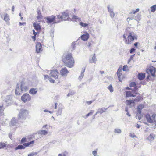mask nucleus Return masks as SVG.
I'll use <instances>...</instances> for the list:
<instances>
[{"mask_svg":"<svg viewBox=\"0 0 156 156\" xmlns=\"http://www.w3.org/2000/svg\"><path fill=\"white\" fill-rule=\"evenodd\" d=\"M122 71V68H119L117 71V73L118 75V77L119 79V80L120 81L122 82V80L123 79V77L121 73Z\"/></svg>","mask_w":156,"mask_h":156,"instance_id":"nucleus-17","label":"nucleus"},{"mask_svg":"<svg viewBox=\"0 0 156 156\" xmlns=\"http://www.w3.org/2000/svg\"><path fill=\"white\" fill-rule=\"evenodd\" d=\"M106 110V109L105 108L99 109L95 115H96L97 113H99L100 114H101L104 112H105Z\"/></svg>","mask_w":156,"mask_h":156,"instance_id":"nucleus-24","label":"nucleus"},{"mask_svg":"<svg viewBox=\"0 0 156 156\" xmlns=\"http://www.w3.org/2000/svg\"><path fill=\"white\" fill-rule=\"evenodd\" d=\"M17 122L18 120L14 118H13L11 120V123L12 125L14 126L17 123Z\"/></svg>","mask_w":156,"mask_h":156,"instance_id":"nucleus-29","label":"nucleus"},{"mask_svg":"<svg viewBox=\"0 0 156 156\" xmlns=\"http://www.w3.org/2000/svg\"><path fill=\"white\" fill-rule=\"evenodd\" d=\"M69 73V71L66 67L62 68L60 71V73L62 76H66Z\"/></svg>","mask_w":156,"mask_h":156,"instance_id":"nucleus-11","label":"nucleus"},{"mask_svg":"<svg viewBox=\"0 0 156 156\" xmlns=\"http://www.w3.org/2000/svg\"><path fill=\"white\" fill-rule=\"evenodd\" d=\"M44 112H49V111H48V110H44Z\"/></svg>","mask_w":156,"mask_h":156,"instance_id":"nucleus-64","label":"nucleus"},{"mask_svg":"<svg viewBox=\"0 0 156 156\" xmlns=\"http://www.w3.org/2000/svg\"><path fill=\"white\" fill-rule=\"evenodd\" d=\"M145 76V73H139L137 75L138 78L140 80H142L144 79Z\"/></svg>","mask_w":156,"mask_h":156,"instance_id":"nucleus-19","label":"nucleus"},{"mask_svg":"<svg viewBox=\"0 0 156 156\" xmlns=\"http://www.w3.org/2000/svg\"><path fill=\"white\" fill-rule=\"evenodd\" d=\"M46 22L48 23L54 24L59 22L57 16V18L54 15H52L50 16L47 17L46 18Z\"/></svg>","mask_w":156,"mask_h":156,"instance_id":"nucleus-4","label":"nucleus"},{"mask_svg":"<svg viewBox=\"0 0 156 156\" xmlns=\"http://www.w3.org/2000/svg\"><path fill=\"white\" fill-rule=\"evenodd\" d=\"M50 74L52 77L54 78L56 80H57L58 82V83H60V80L58 79L59 73L57 69L51 70L50 72Z\"/></svg>","mask_w":156,"mask_h":156,"instance_id":"nucleus-8","label":"nucleus"},{"mask_svg":"<svg viewBox=\"0 0 156 156\" xmlns=\"http://www.w3.org/2000/svg\"><path fill=\"white\" fill-rule=\"evenodd\" d=\"M26 24V23L25 22H23V23H21V22H20L19 23V25L20 26H21V25H25Z\"/></svg>","mask_w":156,"mask_h":156,"instance_id":"nucleus-49","label":"nucleus"},{"mask_svg":"<svg viewBox=\"0 0 156 156\" xmlns=\"http://www.w3.org/2000/svg\"><path fill=\"white\" fill-rule=\"evenodd\" d=\"M92 154L94 156H97V152L96 151H94L92 152Z\"/></svg>","mask_w":156,"mask_h":156,"instance_id":"nucleus-46","label":"nucleus"},{"mask_svg":"<svg viewBox=\"0 0 156 156\" xmlns=\"http://www.w3.org/2000/svg\"><path fill=\"white\" fill-rule=\"evenodd\" d=\"M114 132L115 133H121V131L120 129H115Z\"/></svg>","mask_w":156,"mask_h":156,"instance_id":"nucleus-42","label":"nucleus"},{"mask_svg":"<svg viewBox=\"0 0 156 156\" xmlns=\"http://www.w3.org/2000/svg\"><path fill=\"white\" fill-rule=\"evenodd\" d=\"M151 12H154L156 10V5H154L152 6L151 7Z\"/></svg>","mask_w":156,"mask_h":156,"instance_id":"nucleus-33","label":"nucleus"},{"mask_svg":"<svg viewBox=\"0 0 156 156\" xmlns=\"http://www.w3.org/2000/svg\"><path fill=\"white\" fill-rule=\"evenodd\" d=\"M138 43V42H136L134 44V45L136 47H137V46Z\"/></svg>","mask_w":156,"mask_h":156,"instance_id":"nucleus-58","label":"nucleus"},{"mask_svg":"<svg viewBox=\"0 0 156 156\" xmlns=\"http://www.w3.org/2000/svg\"><path fill=\"white\" fill-rule=\"evenodd\" d=\"M139 9H138V8H137V9H136V10H135V11L134 10H132V12L129 13V14H135L137 12H139Z\"/></svg>","mask_w":156,"mask_h":156,"instance_id":"nucleus-35","label":"nucleus"},{"mask_svg":"<svg viewBox=\"0 0 156 156\" xmlns=\"http://www.w3.org/2000/svg\"><path fill=\"white\" fill-rule=\"evenodd\" d=\"M44 79L45 80L46 79H48L50 82L52 83H55V81L52 78L50 77L48 75H44Z\"/></svg>","mask_w":156,"mask_h":156,"instance_id":"nucleus-22","label":"nucleus"},{"mask_svg":"<svg viewBox=\"0 0 156 156\" xmlns=\"http://www.w3.org/2000/svg\"><path fill=\"white\" fill-rule=\"evenodd\" d=\"M43 16L41 14L38 15L37 17V19L39 20V21H40V20L42 18Z\"/></svg>","mask_w":156,"mask_h":156,"instance_id":"nucleus-40","label":"nucleus"},{"mask_svg":"<svg viewBox=\"0 0 156 156\" xmlns=\"http://www.w3.org/2000/svg\"><path fill=\"white\" fill-rule=\"evenodd\" d=\"M21 100L24 102L30 101L31 99V97L28 94L25 93L23 94L21 98Z\"/></svg>","mask_w":156,"mask_h":156,"instance_id":"nucleus-9","label":"nucleus"},{"mask_svg":"<svg viewBox=\"0 0 156 156\" xmlns=\"http://www.w3.org/2000/svg\"><path fill=\"white\" fill-rule=\"evenodd\" d=\"M93 61L92 62L95 63V57L94 56L92 58Z\"/></svg>","mask_w":156,"mask_h":156,"instance_id":"nucleus-50","label":"nucleus"},{"mask_svg":"<svg viewBox=\"0 0 156 156\" xmlns=\"http://www.w3.org/2000/svg\"><path fill=\"white\" fill-rule=\"evenodd\" d=\"M4 20L7 23H9L10 18L9 15L7 14H5Z\"/></svg>","mask_w":156,"mask_h":156,"instance_id":"nucleus-23","label":"nucleus"},{"mask_svg":"<svg viewBox=\"0 0 156 156\" xmlns=\"http://www.w3.org/2000/svg\"><path fill=\"white\" fill-rule=\"evenodd\" d=\"M48 132L45 130H42L40 132V133L41 135H44L47 134Z\"/></svg>","mask_w":156,"mask_h":156,"instance_id":"nucleus-36","label":"nucleus"},{"mask_svg":"<svg viewBox=\"0 0 156 156\" xmlns=\"http://www.w3.org/2000/svg\"><path fill=\"white\" fill-rule=\"evenodd\" d=\"M130 136L132 138H134L135 137H136V136L134 135V134L130 133Z\"/></svg>","mask_w":156,"mask_h":156,"instance_id":"nucleus-51","label":"nucleus"},{"mask_svg":"<svg viewBox=\"0 0 156 156\" xmlns=\"http://www.w3.org/2000/svg\"><path fill=\"white\" fill-rule=\"evenodd\" d=\"M62 60L65 65L69 68H72L75 65V60L71 53L64 54L62 57Z\"/></svg>","mask_w":156,"mask_h":156,"instance_id":"nucleus-2","label":"nucleus"},{"mask_svg":"<svg viewBox=\"0 0 156 156\" xmlns=\"http://www.w3.org/2000/svg\"><path fill=\"white\" fill-rule=\"evenodd\" d=\"M37 13L38 15L41 14V11L39 9L37 10Z\"/></svg>","mask_w":156,"mask_h":156,"instance_id":"nucleus-55","label":"nucleus"},{"mask_svg":"<svg viewBox=\"0 0 156 156\" xmlns=\"http://www.w3.org/2000/svg\"><path fill=\"white\" fill-rule=\"evenodd\" d=\"M129 86L131 87H134V89L133 90L131 88L129 87H126L125 89L128 90L125 91L126 97H135L139 94L137 90L140 87V84L137 85L135 82H132L130 84Z\"/></svg>","mask_w":156,"mask_h":156,"instance_id":"nucleus-1","label":"nucleus"},{"mask_svg":"<svg viewBox=\"0 0 156 156\" xmlns=\"http://www.w3.org/2000/svg\"><path fill=\"white\" fill-rule=\"evenodd\" d=\"M156 72V68L152 66L149 67L147 70V72L149 74H151L154 77L155 76Z\"/></svg>","mask_w":156,"mask_h":156,"instance_id":"nucleus-10","label":"nucleus"},{"mask_svg":"<svg viewBox=\"0 0 156 156\" xmlns=\"http://www.w3.org/2000/svg\"><path fill=\"white\" fill-rule=\"evenodd\" d=\"M26 138L24 137L22 138L21 140V142L22 143H24L26 141Z\"/></svg>","mask_w":156,"mask_h":156,"instance_id":"nucleus-45","label":"nucleus"},{"mask_svg":"<svg viewBox=\"0 0 156 156\" xmlns=\"http://www.w3.org/2000/svg\"><path fill=\"white\" fill-rule=\"evenodd\" d=\"M146 119L147 121L149 123H153L154 122L156 123V114H153L151 115V117L149 114H147L145 115Z\"/></svg>","mask_w":156,"mask_h":156,"instance_id":"nucleus-5","label":"nucleus"},{"mask_svg":"<svg viewBox=\"0 0 156 156\" xmlns=\"http://www.w3.org/2000/svg\"><path fill=\"white\" fill-rule=\"evenodd\" d=\"M36 50L37 53H39L42 51V45L40 43L37 42L36 43Z\"/></svg>","mask_w":156,"mask_h":156,"instance_id":"nucleus-13","label":"nucleus"},{"mask_svg":"<svg viewBox=\"0 0 156 156\" xmlns=\"http://www.w3.org/2000/svg\"><path fill=\"white\" fill-rule=\"evenodd\" d=\"M37 154V152H32L28 154V156H33L36 155Z\"/></svg>","mask_w":156,"mask_h":156,"instance_id":"nucleus-43","label":"nucleus"},{"mask_svg":"<svg viewBox=\"0 0 156 156\" xmlns=\"http://www.w3.org/2000/svg\"><path fill=\"white\" fill-rule=\"evenodd\" d=\"M143 99L142 97L140 96H137L136 98L133 100L134 101V102L135 101L139 102L141 100H142Z\"/></svg>","mask_w":156,"mask_h":156,"instance_id":"nucleus-30","label":"nucleus"},{"mask_svg":"<svg viewBox=\"0 0 156 156\" xmlns=\"http://www.w3.org/2000/svg\"><path fill=\"white\" fill-rule=\"evenodd\" d=\"M144 104H139L137 108L136 113L137 114H141V113L142 110L144 108Z\"/></svg>","mask_w":156,"mask_h":156,"instance_id":"nucleus-16","label":"nucleus"},{"mask_svg":"<svg viewBox=\"0 0 156 156\" xmlns=\"http://www.w3.org/2000/svg\"><path fill=\"white\" fill-rule=\"evenodd\" d=\"M150 77V75H148L147 76V79H149V77Z\"/></svg>","mask_w":156,"mask_h":156,"instance_id":"nucleus-62","label":"nucleus"},{"mask_svg":"<svg viewBox=\"0 0 156 156\" xmlns=\"http://www.w3.org/2000/svg\"><path fill=\"white\" fill-rule=\"evenodd\" d=\"M5 144L3 143H0V149L2 148H3L5 147Z\"/></svg>","mask_w":156,"mask_h":156,"instance_id":"nucleus-38","label":"nucleus"},{"mask_svg":"<svg viewBox=\"0 0 156 156\" xmlns=\"http://www.w3.org/2000/svg\"><path fill=\"white\" fill-rule=\"evenodd\" d=\"M123 37L124 39L125 42L126 44H131L135 40L137 39L136 34L133 32L126 31L123 35Z\"/></svg>","mask_w":156,"mask_h":156,"instance_id":"nucleus-3","label":"nucleus"},{"mask_svg":"<svg viewBox=\"0 0 156 156\" xmlns=\"http://www.w3.org/2000/svg\"><path fill=\"white\" fill-rule=\"evenodd\" d=\"M4 109L3 105L0 106V116L4 115V114L3 112Z\"/></svg>","mask_w":156,"mask_h":156,"instance_id":"nucleus-26","label":"nucleus"},{"mask_svg":"<svg viewBox=\"0 0 156 156\" xmlns=\"http://www.w3.org/2000/svg\"><path fill=\"white\" fill-rule=\"evenodd\" d=\"M14 6H13L12 7V11L13 12L14 10Z\"/></svg>","mask_w":156,"mask_h":156,"instance_id":"nucleus-59","label":"nucleus"},{"mask_svg":"<svg viewBox=\"0 0 156 156\" xmlns=\"http://www.w3.org/2000/svg\"><path fill=\"white\" fill-rule=\"evenodd\" d=\"M133 19V18H128L127 19V21L128 22L130 20H132Z\"/></svg>","mask_w":156,"mask_h":156,"instance_id":"nucleus-57","label":"nucleus"},{"mask_svg":"<svg viewBox=\"0 0 156 156\" xmlns=\"http://www.w3.org/2000/svg\"><path fill=\"white\" fill-rule=\"evenodd\" d=\"M126 104L127 105H129L131 104H133L134 103V101L132 100H126L125 101Z\"/></svg>","mask_w":156,"mask_h":156,"instance_id":"nucleus-25","label":"nucleus"},{"mask_svg":"<svg viewBox=\"0 0 156 156\" xmlns=\"http://www.w3.org/2000/svg\"><path fill=\"white\" fill-rule=\"evenodd\" d=\"M34 141L32 140L29 142L23 144V146L26 147H28L29 146L31 147L33 146L34 143Z\"/></svg>","mask_w":156,"mask_h":156,"instance_id":"nucleus-20","label":"nucleus"},{"mask_svg":"<svg viewBox=\"0 0 156 156\" xmlns=\"http://www.w3.org/2000/svg\"><path fill=\"white\" fill-rule=\"evenodd\" d=\"M25 146H23L22 145H19L17 147L15 148L16 150L18 149H24L25 148Z\"/></svg>","mask_w":156,"mask_h":156,"instance_id":"nucleus-31","label":"nucleus"},{"mask_svg":"<svg viewBox=\"0 0 156 156\" xmlns=\"http://www.w3.org/2000/svg\"><path fill=\"white\" fill-rule=\"evenodd\" d=\"M89 34L86 32L85 34L82 35L81 36V39L84 41H87L89 39Z\"/></svg>","mask_w":156,"mask_h":156,"instance_id":"nucleus-18","label":"nucleus"},{"mask_svg":"<svg viewBox=\"0 0 156 156\" xmlns=\"http://www.w3.org/2000/svg\"><path fill=\"white\" fill-rule=\"evenodd\" d=\"M144 104H139L137 108L136 113L137 114H141V113L142 110L144 108Z\"/></svg>","mask_w":156,"mask_h":156,"instance_id":"nucleus-14","label":"nucleus"},{"mask_svg":"<svg viewBox=\"0 0 156 156\" xmlns=\"http://www.w3.org/2000/svg\"><path fill=\"white\" fill-rule=\"evenodd\" d=\"M79 19L78 17L77 16L75 15L73 16L72 17V20L73 21H76Z\"/></svg>","mask_w":156,"mask_h":156,"instance_id":"nucleus-34","label":"nucleus"},{"mask_svg":"<svg viewBox=\"0 0 156 156\" xmlns=\"http://www.w3.org/2000/svg\"><path fill=\"white\" fill-rule=\"evenodd\" d=\"M62 14L61 16H57L59 22L63 20H66L69 18V13L67 11L62 12Z\"/></svg>","mask_w":156,"mask_h":156,"instance_id":"nucleus-6","label":"nucleus"},{"mask_svg":"<svg viewBox=\"0 0 156 156\" xmlns=\"http://www.w3.org/2000/svg\"><path fill=\"white\" fill-rule=\"evenodd\" d=\"M94 111H91L89 113L86 115V118L88 116H89L90 115H92Z\"/></svg>","mask_w":156,"mask_h":156,"instance_id":"nucleus-41","label":"nucleus"},{"mask_svg":"<svg viewBox=\"0 0 156 156\" xmlns=\"http://www.w3.org/2000/svg\"><path fill=\"white\" fill-rule=\"evenodd\" d=\"M62 113V110L61 109H59L58 111V112L57 113V115H60Z\"/></svg>","mask_w":156,"mask_h":156,"instance_id":"nucleus-48","label":"nucleus"},{"mask_svg":"<svg viewBox=\"0 0 156 156\" xmlns=\"http://www.w3.org/2000/svg\"><path fill=\"white\" fill-rule=\"evenodd\" d=\"M57 103H56L55 104V109H56L57 108Z\"/></svg>","mask_w":156,"mask_h":156,"instance_id":"nucleus-56","label":"nucleus"},{"mask_svg":"<svg viewBox=\"0 0 156 156\" xmlns=\"http://www.w3.org/2000/svg\"><path fill=\"white\" fill-rule=\"evenodd\" d=\"M80 25L82 27H85L88 26L89 25V24H87L83 23L82 22H80Z\"/></svg>","mask_w":156,"mask_h":156,"instance_id":"nucleus-32","label":"nucleus"},{"mask_svg":"<svg viewBox=\"0 0 156 156\" xmlns=\"http://www.w3.org/2000/svg\"><path fill=\"white\" fill-rule=\"evenodd\" d=\"M47 126V125H44L43 126V127H46V126Z\"/></svg>","mask_w":156,"mask_h":156,"instance_id":"nucleus-63","label":"nucleus"},{"mask_svg":"<svg viewBox=\"0 0 156 156\" xmlns=\"http://www.w3.org/2000/svg\"><path fill=\"white\" fill-rule=\"evenodd\" d=\"M33 27L35 30L38 34L40 32L41 28L39 24L37 23V22H34L33 24Z\"/></svg>","mask_w":156,"mask_h":156,"instance_id":"nucleus-12","label":"nucleus"},{"mask_svg":"<svg viewBox=\"0 0 156 156\" xmlns=\"http://www.w3.org/2000/svg\"><path fill=\"white\" fill-rule=\"evenodd\" d=\"M33 34L34 36H36V35L37 34V33L35 32V30H33Z\"/></svg>","mask_w":156,"mask_h":156,"instance_id":"nucleus-53","label":"nucleus"},{"mask_svg":"<svg viewBox=\"0 0 156 156\" xmlns=\"http://www.w3.org/2000/svg\"><path fill=\"white\" fill-rule=\"evenodd\" d=\"M135 55V54H134V55H131L130 56L128 60V63H129L130 62V61L131 60H132L133 59V57H134Z\"/></svg>","mask_w":156,"mask_h":156,"instance_id":"nucleus-44","label":"nucleus"},{"mask_svg":"<svg viewBox=\"0 0 156 156\" xmlns=\"http://www.w3.org/2000/svg\"><path fill=\"white\" fill-rule=\"evenodd\" d=\"M127 115L128 116H130V115L129 114V113L128 112H127Z\"/></svg>","mask_w":156,"mask_h":156,"instance_id":"nucleus-61","label":"nucleus"},{"mask_svg":"<svg viewBox=\"0 0 156 156\" xmlns=\"http://www.w3.org/2000/svg\"><path fill=\"white\" fill-rule=\"evenodd\" d=\"M135 49L133 48H131L130 51V53H132L133 52H135Z\"/></svg>","mask_w":156,"mask_h":156,"instance_id":"nucleus-47","label":"nucleus"},{"mask_svg":"<svg viewBox=\"0 0 156 156\" xmlns=\"http://www.w3.org/2000/svg\"><path fill=\"white\" fill-rule=\"evenodd\" d=\"M108 12L110 13V16L111 18H113L115 16V14L113 11L111 9H110L109 7L108 8Z\"/></svg>","mask_w":156,"mask_h":156,"instance_id":"nucleus-28","label":"nucleus"},{"mask_svg":"<svg viewBox=\"0 0 156 156\" xmlns=\"http://www.w3.org/2000/svg\"><path fill=\"white\" fill-rule=\"evenodd\" d=\"M37 92V88H32L29 91V93L30 94L32 95H34L36 94Z\"/></svg>","mask_w":156,"mask_h":156,"instance_id":"nucleus-21","label":"nucleus"},{"mask_svg":"<svg viewBox=\"0 0 156 156\" xmlns=\"http://www.w3.org/2000/svg\"><path fill=\"white\" fill-rule=\"evenodd\" d=\"M155 135L153 134H151L147 137V139L149 141H152L154 139Z\"/></svg>","mask_w":156,"mask_h":156,"instance_id":"nucleus-27","label":"nucleus"},{"mask_svg":"<svg viewBox=\"0 0 156 156\" xmlns=\"http://www.w3.org/2000/svg\"><path fill=\"white\" fill-rule=\"evenodd\" d=\"M108 89H109L111 92H112L113 91V88L112 85H110L108 86Z\"/></svg>","mask_w":156,"mask_h":156,"instance_id":"nucleus-37","label":"nucleus"},{"mask_svg":"<svg viewBox=\"0 0 156 156\" xmlns=\"http://www.w3.org/2000/svg\"><path fill=\"white\" fill-rule=\"evenodd\" d=\"M100 73H101V74H103V73H104V72L103 71H100Z\"/></svg>","mask_w":156,"mask_h":156,"instance_id":"nucleus-60","label":"nucleus"},{"mask_svg":"<svg viewBox=\"0 0 156 156\" xmlns=\"http://www.w3.org/2000/svg\"><path fill=\"white\" fill-rule=\"evenodd\" d=\"M92 101H87L86 102V103L88 105H89L91 104L92 103Z\"/></svg>","mask_w":156,"mask_h":156,"instance_id":"nucleus-52","label":"nucleus"},{"mask_svg":"<svg viewBox=\"0 0 156 156\" xmlns=\"http://www.w3.org/2000/svg\"><path fill=\"white\" fill-rule=\"evenodd\" d=\"M128 67L127 65H125L123 67L122 69L124 71H126L128 70Z\"/></svg>","mask_w":156,"mask_h":156,"instance_id":"nucleus-39","label":"nucleus"},{"mask_svg":"<svg viewBox=\"0 0 156 156\" xmlns=\"http://www.w3.org/2000/svg\"><path fill=\"white\" fill-rule=\"evenodd\" d=\"M144 104H139L137 108L136 113L137 114H141V113L142 110L144 108Z\"/></svg>","mask_w":156,"mask_h":156,"instance_id":"nucleus-15","label":"nucleus"},{"mask_svg":"<svg viewBox=\"0 0 156 156\" xmlns=\"http://www.w3.org/2000/svg\"><path fill=\"white\" fill-rule=\"evenodd\" d=\"M24 83H21L20 86L21 89H20L19 87L16 88L15 90L16 94L17 95H20L21 92L23 91H26L27 89V87H24Z\"/></svg>","mask_w":156,"mask_h":156,"instance_id":"nucleus-7","label":"nucleus"},{"mask_svg":"<svg viewBox=\"0 0 156 156\" xmlns=\"http://www.w3.org/2000/svg\"><path fill=\"white\" fill-rule=\"evenodd\" d=\"M32 39L34 41H35L36 40V36H34L32 37Z\"/></svg>","mask_w":156,"mask_h":156,"instance_id":"nucleus-54","label":"nucleus"}]
</instances>
